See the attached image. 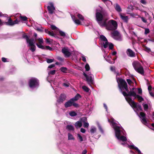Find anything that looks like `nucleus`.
<instances>
[{"mask_svg":"<svg viewBox=\"0 0 154 154\" xmlns=\"http://www.w3.org/2000/svg\"><path fill=\"white\" fill-rule=\"evenodd\" d=\"M117 80L118 83L120 90L123 95L125 97L126 100L133 107L134 110L136 112L137 115L141 119V121L142 123L146 125L147 122L145 117V114L143 112H141L139 115L137 113V111L142 110L141 106L138 103H135L130 98V97L133 96L135 98H137L140 102L143 100V98L137 94V89L136 88H133L130 91H129L127 83L125 80L122 79L118 78L117 79Z\"/></svg>","mask_w":154,"mask_h":154,"instance_id":"obj_1","label":"nucleus"},{"mask_svg":"<svg viewBox=\"0 0 154 154\" xmlns=\"http://www.w3.org/2000/svg\"><path fill=\"white\" fill-rule=\"evenodd\" d=\"M102 11H98L97 10L96 14L97 20L101 27H106V28L108 30H114L117 27V23L115 20H111L109 21L107 23L106 21L107 19L102 14Z\"/></svg>","mask_w":154,"mask_h":154,"instance_id":"obj_2","label":"nucleus"},{"mask_svg":"<svg viewBox=\"0 0 154 154\" xmlns=\"http://www.w3.org/2000/svg\"><path fill=\"white\" fill-rule=\"evenodd\" d=\"M108 121L114 129L116 137L119 141L122 142L121 143L122 145H125L127 139L125 137L126 134L124 130L122 127L117 126V124L115 122V120L113 118H111L110 120L108 119Z\"/></svg>","mask_w":154,"mask_h":154,"instance_id":"obj_3","label":"nucleus"},{"mask_svg":"<svg viewBox=\"0 0 154 154\" xmlns=\"http://www.w3.org/2000/svg\"><path fill=\"white\" fill-rule=\"evenodd\" d=\"M23 37L26 40L27 43L28 44V46L29 47V49L32 52L35 51V46L34 45L35 41L33 38L29 39L27 35L25 34H23Z\"/></svg>","mask_w":154,"mask_h":154,"instance_id":"obj_4","label":"nucleus"},{"mask_svg":"<svg viewBox=\"0 0 154 154\" xmlns=\"http://www.w3.org/2000/svg\"><path fill=\"white\" fill-rule=\"evenodd\" d=\"M132 65L137 72L143 75H144V69L139 62L135 61L133 63Z\"/></svg>","mask_w":154,"mask_h":154,"instance_id":"obj_5","label":"nucleus"},{"mask_svg":"<svg viewBox=\"0 0 154 154\" xmlns=\"http://www.w3.org/2000/svg\"><path fill=\"white\" fill-rule=\"evenodd\" d=\"M100 38L104 48H106L109 47V49H112L113 48V45L111 43L108 42L107 39L104 35H100Z\"/></svg>","mask_w":154,"mask_h":154,"instance_id":"obj_6","label":"nucleus"},{"mask_svg":"<svg viewBox=\"0 0 154 154\" xmlns=\"http://www.w3.org/2000/svg\"><path fill=\"white\" fill-rule=\"evenodd\" d=\"M29 85L30 87L32 88L36 87L38 85V81L35 78H32L29 81Z\"/></svg>","mask_w":154,"mask_h":154,"instance_id":"obj_7","label":"nucleus"},{"mask_svg":"<svg viewBox=\"0 0 154 154\" xmlns=\"http://www.w3.org/2000/svg\"><path fill=\"white\" fill-rule=\"evenodd\" d=\"M111 36L114 39L120 41L121 40V36L117 31H115L111 33Z\"/></svg>","mask_w":154,"mask_h":154,"instance_id":"obj_8","label":"nucleus"},{"mask_svg":"<svg viewBox=\"0 0 154 154\" xmlns=\"http://www.w3.org/2000/svg\"><path fill=\"white\" fill-rule=\"evenodd\" d=\"M84 75L85 77L88 84L91 85V84H93V76L92 75L90 74L88 75H87L85 73H84Z\"/></svg>","mask_w":154,"mask_h":154,"instance_id":"obj_9","label":"nucleus"},{"mask_svg":"<svg viewBox=\"0 0 154 154\" xmlns=\"http://www.w3.org/2000/svg\"><path fill=\"white\" fill-rule=\"evenodd\" d=\"M62 51L66 57H69L71 54L70 50L68 48L65 47L63 48L62 49Z\"/></svg>","mask_w":154,"mask_h":154,"instance_id":"obj_10","label":"nucleus"},{"mask_svg":"<svg viewBox=\"0 0 154 154\" xmlns=\"http://www.w3.org/2000/svg\"><path fill=\"white\" fill-rule=\"evenodd\" d=\"M49 5L48 6L49 13L50 14H52L55 11V8L52 2H50L49 4Z\"/></svg>","mask_w":154,"mask_h":154,"instance_id":"obj_11","label":"nucleus"},{"mask_svg":"<svg viewBox=\"0 0 154 154\" xmlns=\"http://www.w3.org/2000/svg\"><path fill=\"white\" fill-rule=\"evenodd\" d=\"M18 22L19 21H18L17 20H16L14 21H13L11 18H9L7 22H4V23H5L7 25L13 26L15 24L18 23Z\"/></svg>","mask_w":154,"mask_h":154,"instance_id":"obj_12","label":"nucleus"},{"mask_svg":"<svg viewBox=\"0 0 154 154\" xmlns=\"http://www.w3.org/2000/svg\"><path fill=\"white\" fill-rule=\"evenodd\" d=\"M119 15L121 19L125 22H127L128 20V16H125L124 14L120 13Z\"/></svg>","mask_w":154,"mask_h":154,"instance_id":"obj_13","label":"nucleus"},{"mask_svg":"<svg viewBox=\"0 0 154 154\" xmlns=\"http://www.w3.org/2000/svg\"><path fill=\"white\" fill-rule=\"evenodd\" d=\"M128 147L130 149H134L136 150L139 154H141L140 151L139 149L136 147L134 146V145H129L128 144H127Z\"/></svg>","mask_w":154,"mask_h":154,"instance_id":"obj_14","label":"nucleus"},{"mask_svg":"<svg viewBox=\"0 0 154 154\" xmlns=\"http://www.w3.org/2000/svg\"><path fill=\"white\" fill-rule=\"evenodd\" d=\"M127 54L128 56L131 57H134L135 56V53L130 49L127 50Z\"/></svg>","mask_w":154,"mask_h":154,"instance_id":"obj_15","label":"nucleus"},{"mask_svg":"<svg viewBox=\"0 0 154 154\" xmlns=\"http://www.w3.org/2000/svg\"><path fill=\"white\" fill-rule=\"evenodd\" d=\"M82 123H84L83 126L85 128H88L89 126V124L88 122H86L87 121V119L86 117H84L82 118Z\"/></svg>","mask_w":154,"mask_h":154,"instance_id":"obj_16","label":"nucleus"},{"mask_svg":"<svg viewBox=\"0 0 154 154\" xmlns=\"http://www.w3.org/2000/svg\"><path fill=\"white\" fill-rule=\"evenodd\" d=\"M66 96L63 94H61L59 99L57 100V101L59 103H62L65 99Z\"/></svg>","mask_w":154,"mask_h":154,"instance_id":"obj_17","label":"nucleus"},{"mask_svg":"<svg viewBox=\"0 0 154 154\" xmlns=\"http://www.w3.org/2000/svg\"><path fill=\"white\" fill-rule=\"evenodd\" d=\"M82 121L81 119V120L75 123V127L76 128H80L82 126Z\"/></svg>","mask_w":154,"mask_h":154,"instance_id":"obj_18","label":"nucleus"},{"mask_svg":"<svg viewBox=\"0 0 154 154\" xmlns=\"http://www.w3.org/2000/svg\"><path fill=\"white\" fill-rule=\"evenodd\" d=\"M72 101L71 99L69 101L65 103L64 105L65 107L67 108L70 107L72 105Z\"/></svg>","mask_w":154,"mask_h":154,"instance_id":"obj_19","label":"nucleus"},{"mask_svg":"<svg viewBox=\"0 0 154 154\" xmlns=\"http://www.w3.org/2000/svg\"><path fill=\"white\" fill-rule=\"evenodd\" d=\"M104 57V58H105L106 60V61L107 62H108L110 63H111L112 64H113L114 63V62H115L114 60L116 59H115L113 61H111V59H110V58H111V55H109L107 57Z\"/></svg>","mask_w":154,"mask_h":154,"instance_id":"obj_20","label":"nucleus"},{"mask_svg":"<svg viewBox=\"0 0 154 154\" xmlns=\"http://www.w3.org/2000/svg\"><path fill=\"white\" fill-rule=\"evenodd\" d=\"M81 97V95L79 94H77L74 97L72 98L71 99L73 101H75Z\"/></svg>","mask_w":154,"mask_h":154,"instance_id":"obj_21","label":"nucleus"},{"mask_svg":"<svg viewBox=\"0 0 154 154\" xmlns=\"http://www.w3.org/2000/svg\"><path fill=\"white\" fill-rule=\"evenodd\" d=\"M72 18L73 20V21H74V22L75 23L78 24L79 25L80 24L81 22L80 21L77 19H75V17L74 16H72Z\"/></svg>","mask_w":154,"mask_h":154,"instance_id":"obj_22","label":"nucleus"},{"mask_svg":"<svg viewBox=\"0 0 154 154\" xmlns=\"http://www.w3.org/2000/svg\"><path fill=\"white\" fill-rule=\"evenodd\" d=\"M45 31L46 33H48L50 35L55 36V35L52 31H49L48 29H45Z\"/></svg>","mask_w":154,"mask_h":154,"instance_id":"obj_23","label":"nucleus"},{"mask_svg":"<svg viewBox=\"0 0 154 154\" xmlns=\"http://www.w3.org/2000/svg\"><path fill=\"white\" fill-rule=\"evenodd\" d=\"M115 8L116 10L118 12H120L122 11L120 7L117 4H116Z\"/></svg>","mask_w":154,"mask_h":154,"instance_id":"obj_24","label":"nucleus"},{"mask_svg":"<svg viewBox=\"0 0 154 154\" xmlns=\"http://www.w3.org/2000/svg\"><path fill=\"white\" fill-rule=\"evenodd\" d=\"M66 128L69 131H73L74 128L73 126L71 125H68L66 126Z\"/></svg>","mask_w":154,"mask_h":154,"instance_id":"obj_25","label":"nucleus"},{"mask_svg":"<svg viewBox=\"0 0 154 154\" xmlns=\"http://www.w3.org/2000/svg\"><path fill=\"white\" fill-rule=\"evenodd\" d=\"M59 34L60 36L63 37H64L66 36V34L65 33L61 30H60L59 29V30H58Z\"/></svg>","mask_w":154,"mask_h":154,"instance_id":"obj_26","label":"nucleus"},{"mask_svg":"<svg viewBox=\"0 0 154 154\" xmlns=\"http://www.w3.org/2000/svg\"><path fill=\"white\" fill-rule=\"evenodd\" d=\"M82 88L84 91L87 92H88L90 90L88 88L85 86H83Z\"/></svg>","mask_w":154,"mask_h":154,"instance_id":"obj_27","label":"nucleus"},{"mask_svg":"<svg viewBox=\"0 0 154 154\" xmlns=\"http://www.w3.org/2000/svg\"><path fill=\"white\" fill-rule=\"evenodd\" d=\"M68 140H74V138L72 135L70 133L68 134Z\"/></svg>","mask_w":154,"mask_h":154,"instance_id":"obj_28","label":"nucleus"},{"mask_svg":"<svg viewBox=\"0 0 154 154\" xmlns=\"http://www.w3.org/2000/svg\"><path fill=\"white\" fill-rule=\"evenodd\" d=\"M35 40H37L38 41L39 44H42L43 43L44 41L42 38H35Z\"/></svg>","mask_w":154,"mask_h":154,"instance_id":"obj_29","label":"nucleus"},{"mask_svg":"<svg viewBox=\"0 0 154 154\" xmlns=\"http://www.w3.org/2000/svg\"><path fill=\"white\" fill-rule=\"evenodd\" d=\"M51 28V29L52 30H56L57 31H58L59 30V29H58L57 27H56L55 26L53 25H51L50 26Z\"/></svg>","mask_w":154,"mask_h":154,"instance_id":"obj_30","label":"nucleus"},{"mask_svg":"<svg viewBox=\"0 0 154 154\" xmlns=\"http://www.w3.org/2000/svg\"><path fill=\"white\" fill-rule=\"evenodd\" d=\"M77 17H78V18L79 19H80L81 20H82V21H83V20H84V17H83L82 15H81V14H78L77 15Z\"/></svg>","mask_w":154,"mask_h":154,"instance_id":"obj_31","label":"nucleus"},{"mask_svg":"<svg viewBox=\"0 0 154 154\" xmlns=\"http://www.w3.org/2000/svg\"><path fill=\"white\" fill-rule=\"evenodd\" d=\"M34 28L35 29L40 32H42L43 30V29L42 28V27H39L36 26H34Z\"/></svg>","mask_w":154,"mask_h":154,"instance_id":"obj_32","label":"nucleus"},{"mask_svg":"<svg viewBox=\"0 0 154 154\" xmlns=\"http://www.w3.org/2000/svg\"><path fill=\"white\" fill-rule=\"evenodd\" d=\"M42 44H38V43H36V45H37V47L39 48H41L42 49H45V46H43L42 45Z\"/></svg>","mask_w":154,"mask_h":154,"instance_id":"obj_33","label":"nucleus"},{"mask_svg":"<svg viewBox=\"0 0 154 154\" xmlns=\"http://www.w3.org/2000/svg\"><path fill=\"white\" fill-rule=\"evenodd\" d=\"M20 18L21 19V20L26 21L27 20V17L25 16H22L20 15Z\"/></svg>","mask_w":154,"mask_h":154,"instance_id":"obj_34","label":"nucleus"},{"mask_svg":"<svg viewBox=\"0 0 154 154\" xmlns=\"http://www.w3.org/2000/svg\"><path fill=\"white\" fill-rule=\"evenodd\" d=\"M69 115L72 116H74L76 115V113L74 111H71L69 113Z\"/></svg>","mask_w":154,"mask_h":154,"instance_id":"obj_35","label":"nucleus"},{"mask_svg":"<svg viewBox=\"0 0 154 154\" xmlns=\"http://www.w3.org/2000/svg\"><path fill=\"white\" fill-rule=\"evenodd\" d=\"M77 136L78 139L79 140L80 142H82L83 141L82 137L81 136V135L79 134H77Z\"/></svg>","mask_w":154,"mask_h":154,"instance_id":"obj_36","label":"nucleus"},{"mask_svg":"<svg viewBox=\"0 0 154 154\" xmlns=\"http://www.w3.org/2000/svg\"><path fill=\"white\" fill-rule=\"evenodd\" d=\"M96 128L94 127H92L91 130H90V132L91 133H93L96 131Z\"/></svg>","mask_w":154,"mask_h":154,"instance_id":"obj_37","label":"nucleus"},{"mask_svg":"<svg viewBox=\"0 0 154 154\" xmlns=\"http://www.w3.org/2000/svg\"><path fill=\"white\" fill-rule=\"evenodd\" d=\"M144 109V110H146L148 108V105L146 103H143V104Z\"/></svg>","mask_w":154,"mask_h":154,"instance_id":"obj_38","label":"nucleus"},{"mask_svg":"<svg viewBox=\"0 0 154 154\" xmlns=\"http://www.w3.org/2000/svg\"><path fill=\"white\" fill-rule=\"evenodd\" d=\"M54 60V59H48L47 60V62L48 63H50L53 62Z\"/></svg>","mask_w":154,"mask_h":154,"instance_id":"obj_39","label":"nucleus"},{"mask_svg":"<svg viewBox=\"0 0 154 154\" xmlns=\"http://www.w3.org/2000/svg\"><path fill=\"white\" fill-rule=\"evenodd\" d=\"M60 70L62 72H65L67 71V69L66 67H62L60 68Z\"/></svg>","mask_w":154,"mask_h":154,"instance_id":"obj_40","label":"nucleus"},{"mask_svg":"<svg viewBox=\"0 0 154 154\" xmlns=\"http://www.w3.org/2000/svg\"><path fill=\"white\" fill-rule=\"evenodd\" d=\"M85 68L86 71H88L90 69V66L87 63L85 66Z\"/></svg>","mask_w":154,"mask_h":154,"instance_id":"obj_41","label":"nucleus"},{"mask_svg":"<svg viewBox=\"0 0 154 154\" xmlns=\"http://www.w3.org/2000/svg\"><path fill=\"white\" fill-rule=\"evenodd\" d=\"M100 131L102 133H103V131L102 129V128L101 126L99 124H98L97 125Z\"/></svg>","mask_w":154,"mask_h":154,"instance_id":"obj_42","label":"nucleus"},{"mask_svg":"<svg viewBox=\"0 0 154 154\" xmlns=\"http://www.w3.org/2000/svg\"><path fill=\"white\" fill-rule=\"evenodd\" d=\"M45 49L48 50L50 51H51L52 50V48L51 47L48 46H45Z\"/></svg>","mask_w":154,"mask_h":154,"instance_id":"obj_43","label":"nucleus"},{"mask_svg":"<svg viewBox=\"0 0 154 154\" xmlns=\"http://www.w3.org/2000/svg\"><path fill=\"white\" fill-rule=\"evenodd\" d=\"M140 2L143 5H146L147 3L146 2L145 0H141Z\"/></svg>","mask_w":154,"mask_h":154,"instance_id":"obj_44","label":"nucleus"},{"mask_svg":"<svg viewBox=\"0 0 154 154\" xmlns=\"http://www.w3.org/2000/svg\"><path fill=\"white\" fill-rule=\"evenodd\" d=\"M75 101H72V105L75 107H78L79 105L78 104L76 103H74Z\"/></svg>","mask_w":154,"mask_h":154,"instance_id":"obj_45","label":"nucleus"},{"mask_svg":"<svg viewBox=\"0 0 154 154\" xmlns=\"http://www.w3.org/2000/svg\"><path fill=\"white\" fill-rule=\"evenodd\" d=\"M149 29H148L146 28L145 29V34H147L149 33Z\"/></svg>","mask_w":154,"mask_h":154,"instance_id":"obj_46","label":"nucleus"},{"mask_svg":"<svg viewBox=\"0 0 154 154\" xmlns=\"http://www.w3.org/2000/svg\"><path fill=\"white\" fill-rule=\"evenodd\" d=\"M110 70L112 71L113 72L115 73V67L114 66H111L110 67Z\"/></svg>","mask_w":154,"mask_h":154,"instance_id":"obj_47","label":"nucleus"},{"mask_svg":"<svg viewBox=\"0 0 154 154\" xmlns=\"http://www.w3.org/2000/svg\"><path fill=\"white\" fill-rule=\"evenodd\" d=\"M55 72L56 71L55 70L51 71L49 72V74L51 75H54L55 73Z\"/></svg>","mask_w":154,"mask_h":154,"instance_id":"obj_48","label":"nucleus"},{"mask_svg":"<svg viewBox=\"0 0 154 154\" xmlns=\"http://www.w3.org/2000/svg\"><path fill=\"white\" fill-rule=\"evenodd\" d=\"M144 50L148 52H149L151 51L150 49L148 48H145L144 49Z\"/></svg>","mask_w":154,"mask_h":154,"instance_id":"obj_49","label":"nucleus"},{"mask_svg":"<svg viewBox=\"0 0 154 154\" xmlns=\"http://www.w3.org/2000/svg\"><path fill=\"white\" fill-rule=\"evenodd\" d=\"M46 41L47 43L51 44V43L52 42V40H50L49 39L47 38L46 39Z\"/></svg>","mask_w":154,"mask_h":154,"instance_id":"obj_50","label":"nucleus"},{"mask_svg":"<svg viewBox=\"0 0 154 154\" xmlns=\"http://www.w3.org/2000/svg\"><path fill=\"white\" fill-rule=\"evenodd\" d=\"M136 89H137V91L138 90V93L139 94H140L142 93V90L141 88H138V89L136 88Z\"/></svg>","mask_w":154,"mask_h":154,"instance_id":"obj_51","label":"nucleus"},{"mask_svg":"<svg viewBox=\"0 0 154 154\" xmlns=\"http://www.w3.org/2000/svg\"><path fill=\"white\" fill-rule=\"evenodd\" d=\"M82 60L84 62H86V59L84 55H82Z\"/></svg>","mask_w":154,"mask_h":154,"instance_id":"obj_52","label":"nucleus"},{"mask_svg":"<svg viewBox=\"0 0 154 154\" xmlns=\"http://www.w3.org/2000/svg\"><path fill=\"white\" fill-rule=\"evenodd\" d=\"M127 81L128 82L129 85H131L132 83V81L130 79H127Z\"/></svg>","mask_w":154,"mask_h":154,"instance_id":"obj_53","label":"nucleus"},{"mask_svg":"<svg viewBox=\"0 0 154 154\" xmlns=\"http://www.w3.org/2000/svg\"><path fill=\"white\" fill-rule=\"evenodd\" d=\"M142 20L144 23H146L147 22L146 20L143 17H141Z\"/></svg>","mask_w":154,"mask_h":154,"instance_id":"obj_54","label":"nucleus"},{"mask_svg":"<svg viewBox=\"0 0 154 154\" xmlns=\"http://www.w3.org/2000/svg\"><path fill=\"white\" fill-rule=\"evenodd\" d=\"M69 84L68 83H64L63 84V85L65 87H68L69 86Z\"/></svg>","mask_w":154,"mask_h":154,"instance_id":"obj_55","label":"nucleus"},{"mask_svg":"<svg viewBox=\"0 0 154 154\" xmlns=\"http://www.w3.org/2000/svg\"><path fill=\"white\" fill-rule=\"evenodd\" d=\"M2 60L4 62H7V59L5 57H2Z\"/></svg>","mask_w":154,"mask_h":154,"instance_id":"obj_56","label":"nucleus"},{"mask_svg":"<svg viewBox=\"0 0 154 154\" xmlns=\"http://www.w3.org/2000/svg\"><path fill=\"white\" fill-rule=\"evenodd\" d=\"M80 131L82 133H85V129L83 128H81Z\"/></svg>","mask_w":154,"mask_h":154,"instance_id":"obj_57","label":"nucleus"},{"mask_svg":"<svg viewBox=\"0 0 154 154\" xmlns=\"http://www.w3.org/2000/svg\"><path fill=\"white\" fill-rule=\"evenodd\" d=\"M151 88H152V87L151 86H149L148 87V90L149 91V93L150 94V92H152L151 91Z\"/></svg>","mask_w":154,"mask_h":154,"instance_id":"obj_58","label":"nucleus"},{"mask_svg":"<svg viewBox=\"0 0 154 154\" xmlns=\"http://www.w3.org/2000/svg\"><path fill=\"white\" fill-rule=\"evenodd\" d=\"M55 66V65L54 64H52L48 66V68H51Z\"/></svg>","mask_w":154,"mask_h":154,"instance_id":"obj_59","label":"nucleus"},{"mask_svg":"<svg viewBox=\"0 0 154 154\" xmlns=\"http://www.w3.org/2000/svg\"><path fill=\"white\" fill-rule=\"evenodd\" d=\"M103 106H104V107L106 109V111H107V107L106 105L104 103Z\"/></svg>","mask_w":154,"mask_h":154,"instance_id":"obj_60","label":"nucleus"},{"mask_svg":"<svg viewBox=\"0 0 154 154\" xmlns=\"http://www.w3.org/2000/svg\"><path fill=\"white\" fill-rule=\"evenodd\" d=\"M87 151L86 150H84L82 152V154H86Z\"/></svg>","mask_w":154,"mask_h":154,"instance_id":"obj_61","label":"nucleus"},{"mask_svg":"<svg viewBox=\"0 0 154 154\" xmlns=\"http://www.w3.org/2000/svg\"><path fill=\"white\" fill-rule=\"evenodd\" d=\"M4 23V22H2L1 20L0 19V26L2 25Z\"/></svg>","mask_w":154,"mask_h":154,"instance_id":"obj_62","label":"nucleus"},{"mask_svg":"<svg viewBox=\"0 0 154 154\" xmlns=\"http://www.w3.org/2000/svg\"><path fill=\"white\" fill-rule=\"evenodd\" d=\"M150 95L152 97H154V92H150Z\"/></svg>","mask_w":154,"mask_h":154,"instance_id":"obj_63","label":"nucleus"},{"mask_svg":"<svg viewBox=\"0 0 154 154\" xmlns=\"http://www.w3.org/2000/svg\"><path fill=\"white\" fill-rule=\"evenodd\" d=\"M151 126L153 128H152V129L154 130V123H152V124Z\"/></svg>","mask_w":154,"mask_h":154,"instance_id":"obj_64","label":"nucleus"}]
</instances>
